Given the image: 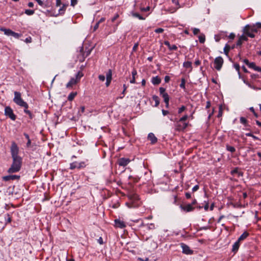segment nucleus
Listing matches in <instances>:
<instances>
[{"label": "nucleus", "mask_w": 261, "mask_h": 261, "mask_svg": "<svg viewBox=\"0 0 261 261\" xmlns=\"http://www.w3.org/2000/svg\"><path fill=\"white\" fill-rule=\"evenodd\" d=\"M162 112L164 116H166L169 113V112L168 111L165 110H162Z\"/></svg>", "instance_id": "63"}, {"label": "nucleus", "mask_w": 261, "mask_h": 261, "mask_svg": "<svg viewBox=\"0 0 261 261\" xmlns=\"http://www.w3.org/2000/svg\"><path fill=\"white\" fill-rule=\"evenodd\" d=\"M147 138L149 141H150L151 143L152 144L155 143L158 140L157 138L152 133H150L148 135Z\"/></svg>", "instance_id": "17"}, {"label": "nucleus", "mask_w": 261, "mask_h": 261, "mask_svg": "<svg viewBox=\"0 0 261 261\" xmlns=\"http://www.w3.org/2000/svg\"><path fill=\"white\" fill-rule=\"evenodd\" d=\"M233 67L236 69V70L237 71L239 77L241 78V72H240V67L239 64L238 63H236L233 65Z\"/></svg>", "instance_id": "30"}, {"label": "nucleus", "mask_w": 261, "mask_h": 261, "mask_svg": "<svg viewBox=\"0 0 261 261\" xmlns=\"http://www.w3.org/2000/svg\"><path fill=\"white\" fill-rule=\"evenodd\" d=\"M14 97L13 101L18 106L24 108V112L29 115L30 119H32L34 117V115L28 110L29 108L28 104L24 101L21 98V93L19 92L15 91L14 92Z\"/></svg>", "instance_id": "1"}, {"label": "nucleus", "mask_w": 261, "mask_h": 261, "mask_svg": "<svg viewBox=\"0 0 261 261\" xmlns=\"http://www.w3.org/2000/svg\"><path fill=\"white\" fill-rule=\"evenodd\" d=\"M242 42L243 41L239 38L236 43L237 46H241L242 44Z\"/></svg>", "instance_id": "60"}, {"label": "nucleus", "mask_w": 261, "mask_h": 261, "mask_svg": "<svg viewBox=\"0 0 261 261\" xmlns=\"http://www.w3.org/2000/svg\"><path fill=\"white\" fill-rule=\"evenodd\" d=\"M128 178L130 180L133 181V182H137L140 180V179L142 178V177L141 176L139 177L138 176H133L130 175Z\"/></svg>", "instance_id": "24"}, {"label": "nucleus", "mask_w": 261, "mask_h": 261, "mask_svg": "<svg viewBox=\"0 0 261 261\" xmlns=\"http://www.w3.org/2000/svg\"><path fill=\"white\" fill-rule=\"evenodd\" d=\"M193 32L194 35H196L200 32V30L197 28H194L193 29Z\"/></svg>", "instance_id": "46"}, {"label": "nucleus", "mask_w": 261, "mask_h": 261, "mask_svg": "<svg viewBox=\"0 0 261 261\" xmlns=\"http://www.w3.org/2000/svg\"><path fill=\"white\" fill-rule=\"evenodd\" d=\"M98 79L101 81H104L105 80L106 77L105 75L100 74L98 76Z\"/></svg>", "instance_id": "52"}, {"label": "nucleus", "mask_w": 261, "mask_h": 261, "mask_svg": "<svg viewBox=\"0 0 261 261\" xmlns=\"http://www.w3.org/2000/svg\"><path fill=\"white\" fill-rule=\"evenodd\" d=\"M257 32V29L254 25H250L248 24L246 25L244 29V34H245L247 36L251 38H254L255 37L254 33H256Z\"/></svg>", "instance_id": "4"}, {"label": "nucleus", "mask_w": 261, "mask_h": 261, "mask_svg": "<svg viewBox=\"0 0 261 261\" xmlns=\"http://www.w3.org/2000/svg\"><path fill=\"white\" fill-rule=\"evenodd\" d=\"M130 162V160L128 158H121L118 160V164L120 166L125 167Z\"/></svg>", "instance_id": "14"}, {"label": "nucleus", "mask_w": 261, "mask_h": 261, "mask_svg": "<svg viewBox=\"0 0 261 261\" xmlns=\"http://www.w3.org/2000/svg\"><path fill=\"white\" fill-rule=\"evenodd\" d=\"M10 152L12 158H21L19 155V148L15 142H12L10 148Z\"/></svg>", "instance_id": "6"}, {"label": "nucleus", "mask_w": 261, "mask_h": 261, "mask_svg": "<svg viewBox=\"0 0 261 261\" xmlns=\"http://www.w3.org/2000/svg\"><path fill=\"white\" fill-rule=\"evenodd\" d=\"M249 236V233L247 231L244 232L238 238V241L241 242L246 239Z\"/></svg>", "instance_id": "22"}, {"label": "nucleus", "mask_w": 261, "mask_h": 261, "mask_svg": "<svg viewBox=\"0 0 261 261\" xmlns=\"http://www.w3.org/2000/svg\"><path fill=\"white\" fill-rule=\"evenodd\" d=\"M226 149L227 151H229L231 153H233L236 151V149L234 147L228 145H226Z\"/></svg>", "instance_id": "36"}, {"label": "nucleus", "mask_w": 261, "mask_h": 261, "mask_svg": "<svg viewBox=\"0 0 261 261\" xmlns=\"http://www.w3.org/2000/svg\"><path fill=\"white\" fill-rule=\"evenodd\" d=\"M166 89L163 87H160L159 88V91L160 95L162 96L164 99V101H169V96L167 93L165 92Z\"/></svg>", "instance_id": "12"}, {"label": "nucleus", "mask_w": 261, "mask_h": 261, "mask_svg": "<svg viewBox=\"0 0 261 261\" xmlns=\"http://www.w3.org/2000/svg\"><path fill=\"white\" fill-rule=\"evenodd\" d=\"M22 36V34L16 33L15 32H12L11 36H13L14 38L16 39H18Z\"/></svg>", "instance_id": "37"}, {"label": "nucleus", "mask_w": 261, "mask_h": 261, "mask_svg": "<svg viewBox=\"0 0 261 261\" xmlns=\"http://www.w3.org/2000/svg\"><path fill=\"white\" fill-rule=\"evenodd\" d=\"M170 120L175 122V129L178 132L185 130L188 125V123L179 121V120L176 118L174 119H170Z\"/></svg>", "instance_id": "5"}, {"label": "nucleus", "mask_w": 261, "mask_h": 261, "mask_svg": "<svg viewBox=\"0 0 261 261\" xmlns=\"http://www.w3.org/2000/svg\"><path fill=\"white\" fill-rule=\"evenodd\" d=\"M189 118V116L187 114L183 116L179 120V121L185 122V121Z\"/></svg>", "instance_id": "39"}, {"label": "nucleus", "mask_w": 261, "mask_h": 261, "mask_svg": "<svg viewBox=\"0 0 261 261\" xmlns=\"http://www.w3.org/2000/svg\"><path fill=\"white\" fill-rule=\"evenodd\" d=\"M204 202L205 203V205L204 206V208L205 211H207L208 210L209 207V204L208 202L206 201H204Z\"/></svg>", "instance_id": "45"}, {"label": "nucleus", "mask_w": 261, "mask_h": 261, "mask_svg": "<svg viewBox=\"0 0 261 261\" xmlns=\"http://www.w3.org/2000/svg\"><path fill=\"white\" fill-rule=\"evenodd\" d=\"M91 49H88L87 51H86L85 53H84L83 54V57H84V58L81 60L80 59V61L81 62H83L85 60V58H86L87 57H88L91 53Z\"/></svg>", "instance_id": "33"}, {"label": "nucleus", "mask_w": 261, "mask_h": 261, "mask_svg": "<svg viewBox=\"0 0 261 261\" xmlns=\"http://www.w3.org/2000/svg\"><path fill=\"white\" fill-rule=\"evenodd\" d=\"M185 84H186L185 79L184 78H182L181 79V83L180 84L179 86L181 88L183 89L184 90L186 89Z\"/></svg>", "instance_id": "35"}, {"label": "nucleus", "mask_w": 261, "mask_h": 261, "mask_svg": "<svg viewBox=\"0 0 261 261\" xmlns=\"http://www.w3.org/2000/svg\"><path fill=\"white\" fill-rule=\"evenodd\" d=\"M246 136H247V137H251L254 140H259V139L258 138V137L253 135L252 133H246Z\"/></svg>", "instance_id": "40"}, {"label": "nucleus", "mask_w": 261, "mask_h": 261, "mask_svg": "<svg viewBox=\"0 0 261 261\" xmlns=\"http://www.w3.org/2000/svg\"><path fill=\"white\" fill-rule=\"evenodd\" d=\"M65 5H63V7L61 8H60V9L59 10V12L61 14V13H63L65 10Z\"/></svg>", "instance_id": "51"}, {"label": "nucleus", "mask_w": 261, "mask_h": 261, "mask_svg": "<svg viewBox=\"0 0 261 261\" xmlns=\"http://www.w3.org/2000/svg\"><path fill=\"white\" fill-rule=\"evenodd\" d=\"M132 15L133 17H137L140 20H144L145 19V17H143L142 16L136 12H132Z\"/></svg>", "instance_id": "28"}, {"label": "nucleus", "mask_w": 261, "mask_h": 261, "mask_svg": "<svg viewBox=\"0 0 261 261\" xmlns=\"http://www.w3.org/2000/svg\"><path fill=\"white\" fill-rule=\"evenodd\" d=\"M240 122L244 124L245 125V126H248V121L245 118V117H241L240 118Z\"/></svg>", "instance_id": "31"}, {"label": "nucleus", "mask_w": 261, "mask_h": 261, "mask_svg": "<svg viewBox=\"0 0 261 261\" xmlns=\"http://www.w3.org/2000/svg\"><path fill=\"white\" fill-rule=\"evenodd\" d=\"M83 76V73L82 71H79L75 75V77H72L69 82L66 84L67 88L71 89L73 86L79 83L82 77Z\"/></svg>", "instance_id": "3"}, {"label": "nucleus", "mask_w": 261, "mask_h": 261, "mask_svg": "<svg viewBox=\"0 0 261 261\" xmlns=\"http://www.w3.org/2000/svg\"><path fill=\"white\" fill-rule=\"evenodd\" d=\"M146 226L147 228L149 230L153 229L155 228V226L153 223L147 224V225H146Z\"/></svg>", "instance_id": "42"}, {"label": "nucleus", "mask_w": 261, "mask_h": 261, "mask_svg": "<svg viewBox=\"0 0 261 261\" xmlns=\"http://www.w3.org/2000/svg\"><path fill=\"white\" fill-rule=\"evenodd\" d=\"M77 0H71V6L74 7L77 4Z\"/></svg>", "instance_id": "55"}, {"label": "nucleus", "mask_w": 261, "mask_h": 261, "mask_svg": "<svg viewBox=\"0 0 261 261\" xmlns=\"http://www.w3.org/2000/svg\"><path fill=\"white\" fill-rule=\"evenodd\" d=\"M222 109L221 107H220L219 110V113H218L217 117H220L222 116Z\"/></svg>", "instance_id": "50"}, {"label": "nucleus", "mask_w": 261, "mask_h": 261, "mask_svg": "<svg viewBox=\"0 0 261 261\" xmlns=\"http://www.w3.org/2000/svg\"><path fill=\"white\" fill-rule=\"evenodd\" d=\"M242 41H247L248 38L246 36H244V35H242L239 38Z\"/></svg>", "instance_id": "49"}, {"label": "nucleus", "mask_w": 261, "mask_h": 261, "mask_svg": "<svg viewBox=\"0 0 261 261\" xmlns=\"http://www.w3.org/2000/svg\"><path fill=\"white\" fill-rule=\"evenodd\" d=\"M24 41L27 43H31L32 42V38L31 37H29L25 39Z\"/></svg>", "instance_id": "58"}, {"label": "nucleus", "mask_w": 261, "mask_h": 261, "mask_svg": "<svg viewBox=\"0 0 261 261\" xmlns=\"http://www.w3.org/2000/svg\"><path fill=\"white\" fill-rule=\"evenodd\" d=\"M200 64H201V62L198 59L196 60L194 62V64L196 66H199Z\"/></svg>", "instance_id": "56"}, {"label": "nucleus", "mask_w": 261, "mask_h": 261, "mask_svg": "<svg viewBox=\"0 0 261 261\" xmlns=\"http://www.w3.org/2000/svg\"><path fill=\"white\" fill-rule=\"evenodd\" d=\"M151 82L154 85H158L161 83V80L158 76H153L152 77Z\"/></svg>", "instance_id": "19"}, {"label": "nucleus", "mask_w": 261, "mask_h": 261, "mask_svg": "<svg viewBox=\"0 0 261 261\" xmlns=\"http://www.w3.org/2000/svg\"><path fill=\"white\" fill-rule=\"evenodd\" d=\"M12 159V163L8 170V172L10 174L19 172L21 169L22 164V158H15Z\"/></svg>", "instance_id": "2"}, {"label": "nucleus", "mask_w": 261, "mask_h": 261, "mask_svg": "<svg viewBox=\"0 0 261 261\" xmlns=\"http://www.w3.org/2000/svg\"><path fill=\"white\" fill-rule=\"evenodd\" d=\"M172 2L176 6H178V8L180 7L178 0H172Z\"/></svg>", "instance_id": "54"}, {"label": "nucleus", "mask_w": 261, "mask_h": 261, "mask_svg": "<svg viewBox=\"0 0 261 261\" xmlns=\"http://www.w3.org/2000/svg\"><path fill=\"white\" fill-rule=\"evenodd\" d=\"M228 37L231 39H233L235 37V34L231 33L229 34Z\"/></svg>", "instance_id": "62"}, {"label": "nucleus", "mask_w": 261, "mask_h": 261, "mask_svg": "<svg viewBox=\"0 0 261 261\" xmlns=\"http://www.w3.org/2000/svg\"><path fill=\"white\" fill-rule=\"evenodd\" d=\"M186 109V107L185 106H182L181 107L178 108V114H181L182 112L185 111Z\"/></svg>", "instance_id": "43"}, {"label": "nucleus", "mask_w": 261, "mask_h": 261, "mask_svg": "<svg viewBox=\"0 0 261 261\" xmlns=\"http://www.w3.org/2000/svg\"><path fill=\"white\" fill-rule=\"evenodd\" d=\"M248 66L250 68L253 69L254 70H255L256 68L257 67L254 62H250Z\"/></svg>", "instance_id": "41"}, {"label": "nucleus", "mask_w": 261, "mask_h": 261, "mask_svg": "<svg viewBox=\"0 0 261 261\" xmlns=\"http://www.w3.org/2000/svg\"><path fill=\"white\" fill-rule=\"evenodd\" d=\"M138 46H139V43H136L134 44L133 47V51H136L138 47Z\"/></svg>", "instance_id": "57"}, {"label": "nucleus", "mask_w": 261, "mask_h": 261, "mask_svg": "<svg viewBox=\"0 0 261 261\" xmlns=\"http://www.w3.org/2000/svg\"><path fill=\"white\" fill-rule=\"evenodd\" d=\"M164 44L166 45L170 50H176L177 47L176 45H171L170 42L168 41H164Z\"/></svg>", "instance_id": "18"}, {"label": "nucleus", "mask_w": 261, "mask_h": 261, "mask_svg": "<svg viewBox=\"0 0 261 261\" xmlns=\"http://www.w3.org/2000/svg\"><path fill=\"white\" fill-rule=\"evenodd\" d=\"M199 41L200 43H203L205 42V35L203 34H201L198 37Z\"/></svg>", "instance_id": "34"}, {"label": "nucleus", "mask_w": 261, "mask_h": 261, "mask_svg": "<svg viewBox=\"0 0 261 261\" xmlns=\"http://www.w3.org/2000/svg\"><path fill=\"white\" fill-rule=\"evenodd\" d=\"M230 173L232 175H234L235 174H238V176H242L243 173L241 171H239V168L236 167L234 169L231 171Z\"/></svg>", "instance_id": "20"}, {"label": "nucleus", "mask_w": 261, "mask_h": 261, "mask_svg": "<svg viewBox=\"0 0 261 261\" xmlns=\"http://www.w3.org/2000/svg\"><path fill=\"white\" fill-rule=\"evenodd\" d=\"M142 177V178L140 179V180L142 181V184H146L150 179L151 175L150 173L145 172L144 174V176Z\"/></svg>", "instance_id": "16"}, {"label": "nucleus", "mask_w": 261, "mask_h": 261, "mask_svg": "<svg viewBox=\"0 0 261 261\" xmlns=\"http://www.w3.org/2000/svg\"><path fill=\"white\" fill-rule=\"evenodd\" d=\"M25 14L28 15H32L34 14L35 11L33 10L26 9L24 11Z\"/></svg>", "instance_id": "38"}, {"label": "nucleus", "mask_w": 261, "mask_h": 261, "mask_svg": "<svg viewBox=\"0 0 261 261\" xmlns=\"http://www.w3.org/2000/svg\"><path fill=\"white\" fill-rule=\"evenodd\" d=\"M180 208L181 210L185 212H192L194 210V207L191 204H187L185 205L181 204Z\"/></svg>", "instance_id": "11"}, {"label": "nucleus", "mask_w": 261, "mask_h": 261, "mask_svg": "<svg viewBox=\"0 0 261 261\" xmlns=\"http://www.w3.org/2000/svg\"><path fill=\"white\" fill-rule=\"evenodd\" d=\"M181 248H182V252L187 255H191L193 254V251L190 249V248L186 244L182 243L180 244Z\"/></svg>", "instance_id": "10"}, {"label": "nucleus", "mask_w": 261, "mask_h": 261, "mask_svg": "<svg viewBox=\"0 0 261 261\" xmlns=\"http://www.w3.org/2000/svg\"><path fill=\"white\" fill-rule=\"evenodd\" d=\"M183 66L186 68H189L191 70L192 69V62L190 61H186L183 63Z\"/></svg>", "instance_id": "25"}, {"label": "nucleus", "mask_w": 261, "mask_h": 261, "mask_svg": "<svg viewBox=\"0 0 261 261\" xmlns=\"http://www.w3.org/2000/svg\"><path fill=\"white\" fill-rule=\"evenodd\" d=\"M240 247V242L238 240L232 245V251L236 253L239 249Z\"/></svg>", "instance_id": "23"}, {"label": "nucleus", "mask_w": 261, "mask_h": 261, "mask_svg": "<svg viewBox=\"0 0 261 261\" xmlns=\"http://www.w3.org/2000/svg\"><path fill=\"white\" fill-rule=\"evenodd\" d=\"M112 72L111 69H109L106 74V80H112Z\"/></svg>", "instance_id": "32"}, {"label": "nucleus", "mask_w": 261, "mask_h": 261, "mask_svg": "<svg viewBox=\"0 0 261 261\" xmlns=\"http://www.w3.org/2000/svg\"><path fill=\"white\" fill-rule=\"evenodd\" d=\"M152 99L155 101L154 107H158L160 104L159 97L158 96L154 95L152 96Z\"/></svg>", "instance_id": "26"}, {"label": "nucleus", "mask_w": 261, "mask_h": 261, "mask_svg": "<svg viewBox=\"0 0 261 261\" xmlns=\"http://www.w3.org/2000/svg\"><path fill=\"white\" fill-rule=\"evenodd\" d=\"M86 166V164L85 162H81L80 163L74 162L70 164V169L72 170L75 168L81 169L85 168Z\"/></svg>", "instance_id": "9"}, {"label": "nucleus", "mask_w": 261, "mask_h": 261, "mask_svg": "<svg viewBox=\"0 0 261 261\" xmlns=\"http://www.w3.org/2000/svg\"><path fill=\"white\" fill-rule=\"evenodd\" d=\"M231 47L230 46L226 44L225 45V46H224V54L226 55V56H228V53L229 51V50L230 49Z\"/></svg>", "instance_id": "29"}, {"label": "nucleus", "mask_w": 261, "mask_h": 261, "mask_svg": "<svg viewBox=\"0 0 261 261\" xmlns=\"http://www.w3.org/2000/svg\"><path fill=\"white\" fill-rule=\"evenodd\" d=\"M185 196L187 199H190L191 198V193H190L189 192H186L185 193Z\"/></svg>", "instance_id": "59"}, {"label": "nucleus", "mask_w": 261, "mask_h": 261, "mask_svg": "<svg viewBox=\"0 0 261 261\" xmlns=\"http://www.w3.org/2000/svg\"><path fill=\"white\" fill-rule=\"evenodd\" d=\"M224 61L221 57L216 58L214 61V68L218 71L221 70Z\"/></svg>", "instance_id": "8"}, {"label": "nucleus", "mask_w": 261, "mask_h": 261, "mask_svg": "<svg viewBox=\"0 0 261 261\" xmlns=\"http://www.w3.org/2000/svg\"><path fill=\"white\" fill-rule=\"evenodd\" d=\"M115 226L116 227L123 228L125 227L126 225L123 221H121L120 219H116L115 220Z\"/></svg>", "instance_id": "15"}, {"label": "nucleus", "mask_w": 261, "mask_h": 261, "mask_svg": "<svg viewBox=\"0 0 261 261\" xmlns=\"http://www.w3.org/2000/svg\"><path fill=\"white\" fill-rule=\"evenodd\" d=\"M119 17V15L118 13L114 15V16L113 18H112L111 21L112 22H114Z\"/></svg>", "instance_id": "47"}, {"label": "nucleus", "mask_w": 261, "mask_h": 261, "mask_svg": "<svg viewBox=\"0 0 261 261\" xmlns=\"http://www.w3.org/2000/svg\"><path fill=\"white\" fill-rule=\"evenodd\" d=\"M76 95H77L76 92H71L68 96V98H67L68 100L69 101H72L74 98V97H75V96Z\"/></svg>", "instance_id": "27"}, {"label": "nucleus", "mask_w": 261, "mask_h": 261, "mask_svg": "<svg viewBox=\"0 0 261 261\" xmlns=\"http://www.w3.org/2000/svg\"><path fill=\"white\" fill-rule=\"evenodd\" d=\"M154 32L156 33H162L164 32V29L162 28H158L154 30Z\"/></svg>", "instance_id": "48"}, {"label": "nucleus", "mask_w": 261, "mask_h": 261, "mask_svg": "<svg viewBox=\"0 0 261 261\" xmlns=\"http://www.w3.org/2000/svg\"><path fill=\"white\" fill-rule=\"evenodd\" d=\"M132 76H134L135 77V76L137 75V70L135 69H134L132 71Z\"/></svg>", "instance_id": "61"}, {"label": "nucleus", "mask_w": 261, "mask_h": 261, "mask_svg": "<svg viewBox=\"0 0 261 261\" xmlns=\"http://www.w3.org/2000/svg\"><path fill=\"white\" fill-rule=\"evenodd\" d=\"M20 178L19 175H9L3 177V180L5 181L10 180H18Z\"/></svg>", "instance_id": "13"}, {"label": "nucleus", "mask_w": 261, "mask_h": 261, "mask_svg": "<svg viewBox=\"0 0 261 261\" xmlns=\"http://www.w3.org/2000/svg\"><path fill=\"white\" fill-rule=\"evenodd\" d=\"M0 31L3 32L4 34L8 36H10L13 32L11 30L9 29H6L5 28H1Z\"/></svg>", "instance_id": "21"}, {"label": "nucleus", "mask_w": 261, "mask_h": 261, "mask_svg": "<svg viewBox=\"0 0 261 261\" xmlns=\"http://www.w3.org/2000/svg\"><path fill=\"white\" fill-rule=\"evenodd\" d=\"M5 115L10 118L12 120H15L16 116L14 114L12 108L9 106H7L5 108Z\"/></svg>", "instance_id": "7"}, {"label": "nucleus", "mask_w": 261, "mask_h": 261, "mask_svg": "<svg viewBox=\"0 0 261 261\" xmlns=\"http://www.w3.org/2000/svg\"><path fill=\"white\" fill-rule=\"evenodd\" d=\"M246 85L250 88L253 89L254 90H260V88H256L254 86H252L251 84H250L249 83H246Z\"/></svg>", "instance_id": "44"}, {"label": "nucleus", "mask_w": 261, "mask_h": 261, "mask_svg": "<svg viewBox=\"0 0 261 261\" xmlns=\"http://www.w3.org/2000/svg\"><path fill=\"white\" fill-rule=\"evenodd\" d=\"M199 188V187L198 185H195L193 188H192V192H194L197 191Z\"/></svg>", "instance_id": "53"}, {"label": "nucleus", "mask_w": 261, "mask_h": 261, "mask_svg": "<svg viewBox=\"0 0 261 261\" xmlns=\"http://www.w3.org/2000/svg\"><path fill=\"white\" fill-rule=\"evenodd\" d=\"M254 25L256 27L257 29L258 28V29H261V23L260 22H257L256 23V24Z\"/></svg>", "instance_id": "64"}]
</instances>
